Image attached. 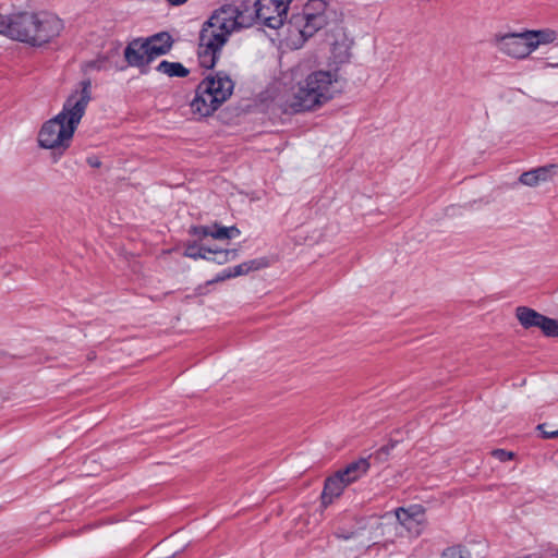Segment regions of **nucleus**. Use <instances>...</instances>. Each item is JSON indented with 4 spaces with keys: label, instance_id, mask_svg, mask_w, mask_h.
<instances>
[{
    "label": "nucleus",
    "instance_id": "obj_10",
    "mask_svg": "<svg viewBox=\"0 0 558 558\" xmlns=\"http://www.w3.org/2000/svg\"><path fill=\"white\" fill-rule=\"evenodd\" d=\"M199 84L203 86V90L209 92L220 105L231 96L234 87L232 80L223 73L208 76Z\"/></svg>",
    "mask_w": 558,
    "mask_h": 558
},
{
    "label": "nucleus",
    "instance_id": "obj_23",
    "mask_svg": "<svg viewBox=\"0 0 558 558\" xmlns=\"http://www.w3.org/2000/svg\"><path fill=\"white\" fill-rule=\"evenodd\" d=\"M542 69H558V48H550L544 57L538 58Z\"/></svg>",
    "mask_w": 558,
    "mask_h": 558
},
{
    "label": "nucleus",
    "instance_id": "obj_25",
    "mask_svg": "<svg viewBox=\"0 0 558 558\" xmlns=\"http://www.w3.org/2000/svg\"><path fill=\"white\" fill-rule=\"evenodd\" d=\"M539 329L546 337H558V320L545 316Z\"/></svg>",
    "mask_w": 558,
    "mask_h": 558
},
{
    "label": "nucleus",
    "instance_id": "obj_34",
    "mask_svg": "<svg viewBox=\"0 0 558 558\" xmlns=\"http://www.w3.org/2000/svg\"><path fill=\"white\" fill-rule=\"evenodd\" d=\"M557 437H558V429L553 430L550 434L545 435V439H551V438H557Z\"/></svg>",
    "mask_w": 558,
    "mask_h": 558
},
{
    "label": "nucleus",
    "instance_id": "obj_13",
    "mask_svg": "<svg viewBox=\"0 0 558 558\" xmlns=\"http://www.w3.org/2000/svg\"><path fill=\"white\" fill-rule=\"evenodd\" d=\"M348 486V483L339 472L326 478L322 493V504L324 507L330 505L335 498H338Z\"/></svg>",
    "mask_w": 558,
    "mask_h": 558
},
{
    "label": "nucleus",
    "instance_id": "obj_2",
    "mask_svg": "<svg viewBox=\"0 0 558 558\" xmlns=\"http://www.w3.org/2000/svg\"><path fill=\"white\" fill-rule=\"evenodd\" d=\"M80 86L81 89L72 92L66 98L61 112L46 121L38 132V145L52 150L53 162H57L70 147L75 130L92 99L90 81L84 80Z\"/></svg>",
    "mask_w": 558,
    "mask_h": 558
},
{
    "label": "nucleus",
    "instance_id": "obj_15",
    "mask_svg": "<svg viewBox=\"0 0 558 558\" xmlns=\"http://www.w3.org/2000/svg\"><path fill=\"white\" fill-rule=\"evenodd\" d=\"M147 45L149 46V52L153 54V58L166 54L172 47L173 40L171 36L166 33H158L146 38Z\"/></svg>",
    "mask_w": 558,
    "mask_h": 558
},
{
    "label": "nucleus",
    "instance_id": "obj_32",
    "mask_svg": "<svg viewBox=\"0 0 558 558\" xmlns=\"http://www.w3.org/2000/svg\"><path fill=\"white\" fill-rule=\"evenodd\" d=\"M545 427H546V424H539L537 426V429L542 432L543 438H545L546 434H550L551 433L550 430H546Z\"/></svg>",
    "mask_w": 558,
    "mask_h": 558
},
{
    "label": "nucleus",
    "instance_id": "obj_11",
    "mask_svg": "<svg viewBox=\"0 0 558 558\" xmlns=\"http://www.w3.org/2000/svg\"><path fill=\"white\" fill-rule=\"evenodd\" d=\"M557 165L534 168L520 174L518 182L527 187H539L554 181L557 175Z\"/></svg>",
    "mask_w": 558,
    "mask_h": 558
},
{
    "label": "nucleus",
    "instance_id": "obj_8",
    "mask_svg": "<svg viewBox=\"0 0 558 558\" xmlns=\"http://www.w3.org/2000/svg\"><path fill=\"white\" fill-rule=\"evenodd\" d=\"M146 38H136L128 44L123 56L128 65L133 68H146L153 60Z\"/></svg>",
    "mask_w": 558,
    "mask_h": 558
},
{
    "label": "nucleus",
    "instance_id": "obj_28",
    "mask_svg": "<svg viewBox=\"0 0 558 558\" xmlns=\"http://www.w3.org/2000/svg\"><path fill=\"white\" fill-rule=\"evenodd\" d=\"M492 453L495 458L499 459L502 462L509 461L513 458V452L506 451L504 449H496Z\"/></svg>",
    "mask_w": 558,
    "mask_h": 558
},
{
    "label": "nucleus",
    "instance_id": "obj_36",
    "mask_svg": "<svg viewBox=\"0 0 558 558\" xmlns=\"http://www.w3.org/2000/svg\"><path fill=\"white\" fill-rule=\"evenodd\" d=\"M337 536H338L339 538L349 539L350 537H352V536H353V534H351V535L337 534Z\"/></svg>",
    "mask_w": 558,
    "mask_h": 558
},
{
    "label": "nucleus",
    "instance_id": "obj_17",
    "mask_svg": "<svg viewBox=\"0 0 558 558\" xmlns=\"http://www.w3.org/2000/svg\"><path fill=\"white\" fill-rule=\"evenodd\" d=\"M371 464L367 459L361 458L349 463L343 470L338 471L344 481L350 485L367 473Z\"/></svg>",
    "mask_w": 558,
    "mask_h": 558
},
{
    "label": "nucleus",
    "instance_id": "obj_31",
    "mask_svg": "<svg viewBox=\"0 0 558 558\" xmlns=\"http://www.w3.org/2000/svg\"><path fill=\"white\" fill-rule=\"evenodd\" d=\"M86 161L93 168H99L101 166V162L97 157H89Z\"/></svg>",
    "mask_w": 558,
    "mask_h": 558
},
{
    "label": "nucleus",
    "instance_id": "obj_19",
    "mask_svg": "<svg viewBox=\"0 0 558 558\" xmlns=\"http://www.w3.org/2000/svg\"><path fill=\"white\" fill-rule=\"evenodd\" d=\"M267 266H268V262L266 258H257V259L244 262V263H242L233 268H230V269L233 275V278H235L239 276L247 275L251 271L259 270Z\"/></svg>",
    "mask_w": 558,
    "mask_h": 558
},
{
    "label": "nucleus",
    "instance_id": "obj_6",
    "mask_svg": "<svg viewBox=\"0 0 558 558\" xmlns=\"http://www.w3.org/2000/svg\"><path fill=\"white\" fill-rule=\"evenodd\" d=\"M328 43L330 45V59L337 64L341 65L350 61L351 49L353 39L342 27H336L328 34Z\"/></svg>",
    "mask_w": 558,
    "mask_h": 558
},
{
    "label": "nucleus",
    "instance_id": "obj_7",
    "mask_svg": "<svg viewBox=\"0 0 558 558\" xmlns=\"http://www.w3.org/2000/svg\"><path fill=\"white\" fill-rule=\"evenodd\" d=\"M396 517L398 522L413 537L420 536L426 524L425 510L421 506L398 508L396 510Z\"/></svg>",
    "mask_w": 558,
    "mask_h": 558
},
{
    "label": "nucleus",
    "instance_id": "obj_5",
    "mask_svg": "<svg viewBox=\"0 0 558 558\" xmlns=\"http://www.w3.org/2000/svg\"><path fill=\"white\" fill-rule=\"evenodd\" d=\"M490 44L499 53L514 60H525L533 53L526 29L497 32L492 36Z\"/></svg>",
    "mask_w": 558,
    "mask_h": 558
},
{
    "label": "nucleus",
    "instance_id": "obj_12",
    "mask_svg": "<svg viewBox=\"0 0 558 558\" xmlns=\"http://www.w3.org/2000/svg\"><path fill=\"white\" fill-rule=\"evenodd\" d=\"M220 106L219 101L214 99L209 92L203 90L199 84L196 89V95L191 102L193 112L198 113L201 117L210 116Z\"/></svg>",
    "mask_w": 558,
    "mask_h": 558
},
{
    "label": "nucleus",
    "instance_id": "obj_33",
    "mask_svg": "<svg viewBox=\"0 0 558 558\" xmlns=\"http://www.w3.org/2000/svg\"><path fill=\"white\" fill-rule=\"evenodd\" d=\"M171 5H181L185 3L187 0H167Z\"/></svg>",
    "mask_w": 558,
    "mask_h": 558
},
{
    "label": "nucleus",
    "instance_id": "obj_26",
    "mask_svg": "<svg viewBox=\"0 0 558 558\" xmlns=\"http://www.w3.org/2000/svg\"><path fill=\"white\" fill-rule=\"evenodd\" d=\"M108 62V58L107 57H104V56H100L94 60H89L87 62H85L83 65H82V70L85 72V73H88L90 71H100V70H104L106 68V63Z\"/></svg>",
    "mask_w": 558,
    "mask_h": 558
},
{
    "label": "nucleus",
    "instance_id": "obj_35",
    "mask_svg": "<svg viewBox=\"0 0 558 558\" xmlns=\"http://www.w3.org/2000/svg\"><path fill=\"white\" fill-rule=\"evenodd\" d=\"M520 558H543L541 554L534 553Z\"/></svg>",
    "mask_w": 558,
    "mask_h": 558
},
{
    "label": "nucleus",
    "instance_id": "obj_30",
    "mask_svg": "<svg viewBox=\"0 0 558 558\" xmlns=\"http://www.w3.org/2000/svg\"><path fill=\"white\" fill-rule=\"evenodd\" d=\"M230 278H233L231 269H226L221 274H219L214 280L209 281V283L222 281Z\"/></svg>",
    "mask_w": 558,
    "mask_h": 558
},
{
    "label": "nucleus",
    "instance_id": "obj_4",
    "mask_svg": "<svg viewBox=\"0 0 558 558\" xmlns=\"http://www.w3.org/2000/svg\"><path fill=\"white\" fill-rule=\"evenodd\" d=\"M63 29L62 21L48 12H21L11 15L7 36L31 46H43L58 37Z\"/></svg>",
    "mask_w": 558,
    "mask_h": 558
},
{
    "label": "nucleus",
    "instance_id": "obj_3",
    "mask_svg": "<svg viewBox=\"0 0 558 558\" xmlns=\"http://www.w3.org/2000/svg\"><path fill=\"white\" fill-rule=\"evenodd\" d=\"M336 72L317 70L295 82L278 99L284 112L312 111L322 107L336 94Z\"/></svg>",
    "mask_w": 558,
    "mask_h": 558
},
{
    "label": "nucleus",
    "instance_id": "obj_22",
    "mask_svg": "<svg viewBox=\"0 0 558 558\" xmlns=\"http://www.w3.org/2000/svg\"><path fill=\"white\" fill-rule=\"evenodd\" d=\"M184 255L186 257L197 259H207L211 258L210 256V247L205 245L190 244L186 246Z\"/></svg>",
    "mask_w": 558,
    "mask_h": 558
},
{
    "label": "nucleus",
    "instance_id": "obj_29",
    "mask_svg": "<svg viewBox=\"0 0 558 558\" xmlns=\"http://www.w3.org/2000/svg\"><path fill=\"white\" fill-rule=\"evenodd\" d=\"M11 24V15L10 16H3L0 14V34L7 36V29L9 25Z\"/></svg>",
    "mask_w": 558,
    "mask_h": 558
},
{
    "label": "nucleus",
    "instance_id": "obj_14",
    "mask_svg": "<svg viewBox=\"0 0 558 558\" xmlns=\"http://www.w3.org/2000/svg\"><path fill=\"white\" fill-rule=\"evenodd\" d=\"M193 233L197 236H213L216 240L233 239L240 235V230L235 226L222 227L218 223L214 226L194 227Z\"/></svg>",
    "mask_w": 558,
    "mask_h": 558
},
{
    "label": "nucleus",
    "instance_id": "obj_18",
    "mask_svg": "<svg viewBox=\"0 0 558 558\" xmlns=\"http://www.w3.org/2000/svg\"><path fill=\"white\" fill-rule=\"evenodd\" d=\"M515 317L523 328L530 329L532 327L541 328L542 320L545 315L536 312L531 307L519 306L515 310Z\"/></svg>",
    "mask_w": 558,
    "mask_h": 558
},
{
    "label": "nucleus",
    "instance_id": "obj_9",
    "mask_svg": "<svg viewBox=\"0 0 558 558\" xmlns=\"http://www.w3.org/2000/svg\"><path fill=\"white\" fill-rule=\"evenodd\" d=\"M327 24V16H318L311 13H300L292 17L291 26L305 41Z\"/></svg>",
    "mask_w": 558,
    "mask_h": 558
},
{
    "label": "nucleus",
    "instance_id": "obj_24",
    "mask_svg": "<svg viewBox=\"0 0 558 558\" xmlns=\"http://www.w3.org/2000/svg\"><path fill=\"white\" fill-rule=\"evenodd\" d=\"M327 3L324 0H310L303 8L302 13H311L318 16H326Z\"/></svg>",
    "mask_w": 558,
    "mask_h": 558
},
{
    "label": "nucleus",
    "instance_id": "obj_27",
    "mask_svg": "<svg viewBox=\"0 0 558 558\" xmlns=\"http://www.w3.org/2000/svg\"><path fill=\"white\" fill-rule=\"evenodd\" d=\"M441 558H471L470 553L460 546H452L445 549Z\"/></svg>",
    "mask_w": 558,
    "mask_h": 558
},
{
    "label": "nucleus",
    "instance_id": "obj_16",
    "mask_svg": "<svg viewBox=\"0 0 558 558\" xmlns=\"http://www.w3.org/2000/svg\"><path fill=\"white\" fill-rule=\"evenodd\" d=\"M533 52L543 45L557 40L558 32L553 28L526 29Z\"/></svg>",
    "mask_w": 558,
    "mask_h": 558
},
{
    "label": "nucleus",
    "instance_id": "obj_20",
    "mask_svg": "<svg viewBox=\"0 0 558 558\" xmlns=\"http://www.w3.org/2000/svg\"><path fill=\"white\" fill-rule=\"evenodd\" d=\"M157 71L170 77H185L190 73V71L182 63L169 62L166 60L158 64Z\"/></svg>",
    "mask_w": 558,
    "mask_h": 558
},
{
    "label": "nucleus",
    "instance_id": "obj_1",
    "mask_svg": "<svg viewBox=\"0 0 558 558\" xmlns=\"http://www.w3.org/2000/svg\"><path fill=\"white\" fill-rule=\"evenodd\" d=\"M293 0H245L238 8L227 4L216 10L199 33L198 61L201 66L213 69L229 36L250 27L256 20L277 29L283 25Z\"/></svg>",
    "mask_w": 558,
    "mask_h": 558
},
{
    "label": "nucleus",
    "instance_id": "obj_37",
    "mask_svg": "<svg viewBox=\"0 0 558 558\" xmlns=\"http://www.w3.org/2000/svg\"><path fill=\"white\" fill-rule=\"evenodd\" d=\"M547 104H558V100L557 101H546Z\"/></svg>",
    "mask_w": 558,
    "mask_h": 558
},
{
    "label": "nucleus",
    "instance_id": "obj_21",
    "mask_svg": "<svg viewBox=\"0 0 558 558\" xmlns=\"http://www.w3.org/2000/svg\"><path fill=\"white\" fill-rule=\"evenodd\" d=\"M210 256L211 258H207V260H211L218 265H223L231 260H234L238 257V250H222L210 247Z\"/></svg>",
    "mask_w": 558,
    "mask_h": 558
}]
</instances>
